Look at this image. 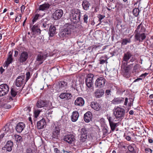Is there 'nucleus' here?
<instances>
[{
  "instance_id": "nucleus-1",
  "label": "nucleus",
  "mask_w": 153,
  "mask_h": 153,
  "mask_svg": "<svg viewBox=\"0 0 153 153\" xmlns=\"http://www.w3.org/2000/svg\"><path fill=\"white\" fill-rule=\"evenodd\" d=\"M74 27V26L71 25L68 26L62 31L60 32L59 33L60 37L63 39L66 38H71Z\"/></svg>"
},
{
  "instance_id": "nucleus-2",
  "label": "nucleus",
  "mask_w": 153,
  "mask_h": 153,
  "mask_svg": "<svg viewBox=\"0 0 153 153\" xmlns=\"http://www.w3.org/2000/svg\"><path fill=\"white\" fill-rule=\"evenodd\" d=\"M80 12L77 9H72L71 10L70 17L71 21L74 23L78 22L80 18Z\"/></svg>"
},
{
  "instance_id": "nucleus-3",
  "label": "nucleus",
  "mask_w": 153,
  "mask_h": 153,
  "mask_svg": "<svg viewBox=\"0 0 153 153\" xmlns=\"http://www.w3.org/2000/svg\"><path fill=\"white\" fill-rule=\"evenodd\" d=\"M113 112L116 118L119 120L123 119L125 113V111L123 108L117 107L114 108Z\"/></svg>"
},
{
  "instance_id": "nucleus-4",
  "label": "nucleus",
  "mask_w": 153,
  "mask_h": 153,
  "mask_svg": "<svg viewBox=\"0 0 153 153\" xmlns=\"http://www.w3.org/2000/svg\"><path fill=\"white\" fill-rule=\"evenodd\" d=\"M106 81V79L103 77L98 78L95 82V87L97 88H102L104 87Z\"/></svg>"
},
{
  "instance_id": "nucleus-5",
  "label": "nucleus",
  "mask_w": 153,
  "mask_h": 153,
  "mask_svg": "<svg viewBox=\"0 0 153 153\" xmlns=\"http://www.w3.org/2000/svg\"><path fill=\"white\" fill-rule=\"evenodd\" d=\"M48 56V54L39 52L37 55L36 59V61L38 62L39 64H41Z\"/></svg>"
},
{
  "instance_id": "nucleus-6",
  "label": "nucleus",
  "mask_w": 153,
  "mask_h": 153,
  "mask_svg": "<svg viewBox=\"0 0 153 153\" xmlns=\"http://www.w3.org/2000/svg\"><path fill=\"white\" fill-rule=\"evenodd\" d=\"M9 90V87L5 84L0 85V97L2 96L7 94Z\"/></svg>"
},
{
  "instance_id": "nucleus-7",
  "label": "nucleus",
  "mask_w": 153,
  "mask_h": 153,
  "mask_svg": "<svg viewBox=\"0 0 153 153\" xmlns=\"http://www.w3.org/2000/svg\"><path fill=\"white\" fill-rule=\"evenodd\" d=\"M94 77L93 74H88L85 78V83L86 86L88 88L91 87L93 85V79Z\"/></svg>"
},
{
  "instance_id": "nucleus-8",
  "label": "nucleus",
  "mask_w": 153,
  "mask_h": 153,
  "mask_svg": "<svg viewBox=\"0 0 153 153\" xmlns=\"http://www.w3.org/2000/svg\"><path fill=\"white\" fill-rule=\"evenodd\" d=\"M28 57V53L26 51H23L20 54L18 60L20 63L23 64L26 61Z\"/></svg>"
},
{
  "instance_id": "nucleus-9",
  "label": "nucleus",
  "mask_w": 153,
  "mask_h": 153,
  "mask_svg": "<svg viewBox=\"0 0 153 153\" xmlns=\"http://www.w3.org/2000/svg\"><path fill=\"white\" fill-rule=\"evenodd\" d=\"M134 37L135 39L139 42H142L146 37V34L145 33H135Z\"/></svg>"
},
{
  "instance_id": "nucleus-10",
  "label": "nucleus",
  "mask_w": 153,
  "mask_h": 153,
  "mask_svg": "<svg viewBox=\"0 0 153 153\" xmlns=\"http://www.w3.org/2000/svg\"><path fill=\"white\" fill-rule=\"evenodd\" d=\"M13 51H10L9 52L7 58V60L5 62L4 65L5 67H7L11 63L13 60Z\"/></svg>"
},
{
  "instance_id": "nucleus-11",
  "label": "nucleus",
  "mask_w": 153,
  "mask_h": 153,
  "mask_svg": "<svg viewBox=\"0 0 153 153\" xmlns=\"http://www.w3.org/2000/svg\"><path fill=\"white\" fill-rule=\"evenodd\" d=\"M25 76L24 75L20 76L17 77L16 80V85L17 87L21 86L25 82Z\"/></svg>"
},
{
  "instance_id": "nucleus-12",
  "label": "nucleus",
  "mask_w": 153,
  "mask_h": 153,
  "mask_svg": "<svg viewBox=\"0 0 153 153\" xmlns=\"http://www.w3.org/2000/svg\"><path fill=\"white\" fill-rule=\"evenodd\" d=\"M63 14V11L61 9L57 10L53 13V18L55 20L59 19L61 17Z\"/></svg>"
},
{
  "instance_id": "nucleus-13",
  "label": "nucleus",
  "mask_w": 153,
  "mask_h": 153,
  "mask_svg": "<svg viewBox=\"0 0 153 153\" xmlns=\"http://www.w3.org/2000/svg\"><path fill=\"white\" fill-rule=\"evenodd\" d=\"M30 27L31 28V30L33 32L35 33H39L40 34L41 33L39 23H38L33 26H31Z\"/></svg>"
},
{
  "instance_id": "nucleus-14",
  "label": "nucleus",
  "mask_w": 153,
  "mask_h": 153,
  "mask_svg": "<svg viewBox=\"0 0 153 153\" xmlns=\"http://www.w3.org/2000/svg\"><path fill=\"white\" fill-rule=\"evenodd\" d=\"M2 131H4V134H6L7 133H8L7 134V135H8L13 131L12 126L11 125L8 126L6 125L3 128Z\"/></svg>"
},
{
  "instance_id": "nucleus-15",
  "label": "nucleus",
  "mask_w": 153,
  "mask_h": 153,
  "mask_svg": "<svg viewBox=\"0 0 153 153\" xmlns=\"http://www.w3.org/2000/svg\"><path fill=\"white\" fill-rule=\"evenodd\" d=\"M92 118V114L90 111H88L84 114V119L85 122L86 123H88L91 121Z\"/></svg>"
},
{
  "instance_id": "nucleus-16",
  "label": "nucleus",
  "mask_w": 153,
  "mask_h": 153,
  "mask_svg": "<svg viewBox=\"0 0 153 153\" xmlns=\"http://www.w3.org/2000/svg\"><path fill=\"white\" fill-rule=\"evenodd\" d=\"M146 30V29L142 25V23H141L137 26L134 33H145Z\"/></svg>"
},
{
  "instance_id": "nucleus-17",
  "label": "nucleus",
  "mask_w": 153,
  "mask_h": 153,
  "mask_svg": "<svg viewBox=\"0 0 153 153\" xmlns=\"http://www.w3.org/2000/svg\"><path fill=\"white\" fill-rule=\"evenodd\" d=\"M60 133L59 128V126H55L53 129L52 132V137L56 138L59 135Z\"/></svg>"
},
{
  "instance_id": "nucleus-18",
  "label": "nucleus",
  "mask_w": 153,
  "mask_h": 153,
  "mask_svg": "<svg viewBox=\"0 0 153 153\" xmlns=\"http://www.w3.org/2000/svg\"><path fill=\"white\" fill-rule=\"evenodd\" d=\"M72 97V95L70 93H63L61 94L59 97L62 99L65 100H69Z\"/></svg>"
},
{
  "instance_id": "nucleus-19",
  "label": "nucleus",
  "mask_w": 153,
  "mask_h": 153,
  "mask_svg": "<svg viewBox=\"0 0 153 153\" xmlns=\"http://www.w3.org/2000/svg\"><path fill=\"white\" fill-rule=\"evenodd\" d=\"M25 127V125L23 123H19L16 126V130L18 132L21 133L24 130Z\"/></svg>"
},
{
  "instance_id": "nucleus-20",
  "label": "nucleus",
  "mask_w": 153,
  "mask_h": 153,
  "mask_svg": "<svg viewBox=\"0 0 153 153\" xmlns=\"http://www.w3.org/2000/svg\"><path fill=\"white\" fill-rule=\"evenodd\" d=\"M91 106L92 108L97 111H99L101 107L100 104L96 101L91 102Z\"/></svg>"
},
{
  "instance_id": "nucleus-21",
  "label": "nucleus",
  "mask_w": 153,
  "mask_h": 153,
  "mask_svg": "<svg viewBox=\"0 0 153 153\" xmlns=\"http://www.w3.org/2000/svg\"><path fill=\"white\" fill-rule=\"evenodd\" d=\"M45 125V120L43 118L41 120L38 122L37 123V127L38 129H41L43 128Z\"/></svg>"
},
{
  "instance_id": "nucleus-22",
  "label": "nucleus",
  "mask_w": 153,
  "mask_h": 153,
  "mask_svg": "<svg viewBox=\"0 0 153 153\" xmlns=\"http://www.w3.org/2000/svg\"><path fill=\"white\" fill-rule=\"evenodd\" d=\"M74 140V137L72 135H68L65 136L64 138V140L68 143L69 144L72 143Z\"/></svg>"
},
{
  "instance_id": "nucleus-23",
  "label": "nucleus",
  "mask_w": 153,
  "mask_h": 153,
  "mask_svg": "<svg viewBox=\"0 0 153 153\" xmlns=\"http://www.w3.org/2000/svg\"><path fill=\"white\" fill-rule=\"evenodd\" d=\"M84 103L85 102L83 99L81 97L77 98L74 102L75 105L80 106H83Z\"/></svg>"
},
{
  "instance_id": "nucleus-24",
  "label": "nucleus",
  "mask_w": 153,
  "mask_h": 153,
  "mask_svg": "<svg viewBox=\"0 0 153 153\" xmlns=\"http://www.w3.org/2000/svg\"><path fill=\"white\" fill-rule=\"evenodd\" d=\"M67 83L64 81H61L59 82L58 85L59 91H60L65 89L67 87Z\"/></svg>"
},
{
  "instance_id": "nucleus-25",
  "label": "nucleus",
  "mask_w": 153,
  "mask_h": 153,
  "mask_svg": "<svg viewBox=\"0 0 153 153\" xmlns=\"http://www.w3.org/2000/svg\"><path fill=\"white\" fill-rule=\"evenodd\" d=\"M132 56L131 53L130 51H127L124 54L123 60L124 61L127 62Z\"/></svg>"
},
{
  "instance_id": "nucleus-26",
  "label": "nucleus",
  "mask_w": 153,
  "mask_h": 153,
  "mask_svg": "<svg viewBox=\"0 0 153 153\" xmlns=\"http://www.w3.org/2000/svg\"><path fill=\"white\" fill-rule=\"evenodd\" d=\"M79 116V114L77 111H74L72 113V115L71 117L72 121L76 122L78 120Z\"/></svg>"
},
{
  "instance_id": "nucleus-27",
  "label": "nucleus",
  "mask_w": 153,
  "mask_h": 153,
  "mask_svg": "<svg viewBox=\"0 0 153 153\" xmlns=\"http://www.w3.org/2000/svg\"><path fill=\"white\" fill-rule=\"evenodd\" d=\"M50 6V5L48 3H45L39 6V10L42 11L47 10L49 8Z\"/></svg>"
},
{
  "instance_id": "nucleus-28",
  "label": "nucleus",
  "mask_w": 153,
  "mask_h": 153,
  "mask_svg": "<svg viewBox=\"0 0 153 153\" xmlns=\"http://www.w3.org/2000/svg\"><path fill=\"white\" fill-rule=\"evenodd\" d=\"M46 104V102L45 101L39 100L36 103V106L38 108H41L45 107Z\"/></svg>"
},
{
  "instance_id": "nucleus-29",
  "label": "nucleus",
  "mask_w": 153,
  "mask_h": 153,
  "mask_svg": "<svg viewBox=\"0 0 153 153\" xmlns=\"http://www.w3.org/2000/svg\"><path fill=\"white\" fill-rule=\"evenodd\" d=\"M13 143L11 140L7 142L6 144L5 145L6 149L7 151L10 152L11 151L13 146Z\"/></svg>"
},
{
  "instance_id": "nucleus-30",
  "label": "nucleus",
  "mask_w": 153,
  "mask_h": 153,
  "mask_svg": "<svg viewBox=\"0 0 153 153\" xmlns=\"http://www.w3.org/2000/svg\"><path fill=\"white\" fill-rule=\"evenodd\" d=\"M56 28L55 26L51 25L49 29V34L50 36L53 37L56 33Z\"/></svg>"
},
{
  "instance_id": "nucleus-31",
  "label": "nucleus",
  "mask_w": 153,
  "mask_h": 153,
  "mask_svg": "<svg viewBox=\"0 0 153 153\" xmlns=\"http://www.w3.org/2000/svg\"><path fill=\"white\" fill-rule=\"evenodd\" d=\"M82 5L83 9L85 10H87L89 8L90 3L86 0H84L82 3Z\"/></svg>"
},
{
  "instance_id": "nucleus-32",
  "label": "nucleus",
  "mask_w": 153,
  "mask_h": 153,
  "mask_svg": "<svg viewBox=\"0 0 153 153\" xmlns=\"http://www.w3.org/2000/svg\"><path fill=\"white\" fill-rule=\"evenodd\" d=\"M104 92L101 89H97L95 92V96L96 97L100 98L104 94Z\"/></svg>"
},
{
  "instance_id": "nucleus-33",
  "label": "nucleus",
  "mask_w": 153,
  "mask_h": 153,
  "mask_svg": "<svg viewBox=\"0 0 153 153\" xmlns=\"http://www.w3.org/2000/svg\"><path fill=\"white\" fill-rule=\"evenodd\" d=\"M48 22L45 21L42 23H39V26H40V28L43 30H46L48 27Z\"/></svg>"
},
{
  "instance_id": "nucleus-34",
  "label": "nucleus",
  "mask_w": 153,
  "mask_h": 153,
  "mask_svg": "<svg viewBox=\"0 0 153 153\" xmlns=\"http://www.w3.org/2000/svg\"><path fill=\"white\" fill-rule=\"evenodd\" d=\"M132 64L131 65H129L127 67L124 68V69L125 73H124V75L126 76H129V73H128L129 70L131 68V66L132 65Z\"/></svg>"
},
{
  "instance_id": "nucleus-35",
  "label": "nucleus",
  "mask_w": 153,
  "mask_h": 153,
  "mask_svg": "<svg viewBox=\"0 0 153 153\" xmlns=\"http://www.w3.org/2000/svg\"><path fill=\"white\" fill-rule=\"evenodd\" d=\"M124 98L122 97L115 98L113 100V102L115 104L120 103L121 102L123 101Z\"/></svg>"
},
{
  "instance_id": "nucleus-36",
  "label": "nucleus",
  "mask_w": 153,
  "mask_h": 153,
  "mask_svg": "<svg viewBox=\"0 0 153 153\" xmlns=\"http://www.w3.org/2000/svg\"><path fill=\"white\" fill-rule=\"evenodd\" d=\"M140 66L138 64L136 65L133 69V72H139L140 69Z\"/></svg>"
},
{
  "instance_id": "nucleus-37",
  "label": "nucleus",
  "mask_w": 153,
  "mask_h": 153,
  "mask_svg": "<svg viewBox=\"0 0 153 153\" xmlns=\"http://www.w3.org/2000/svg\"><path fill=\"white\" fill-rule=\"evenodd\" d=\"M131 39H123L122 42V45H126L128 43H130Z\"/></svg>"
},
{
  "instance_id": "nucleus-38",
  "label": "nucleus",
  "mask_w": 153,
  "mask_h": 153,
  "mask_svg": "<svg viewBox=\"0 0 153 153\" xmlns=\"http://www.w3.org/2000/svg\"><path fill=\"white\" fill-rule=\"evenodd\" d=\"M106 60L107 58L106 56L101 57L100 59V64H103L106 62Z\"/></svg>"
},
{
  "instance_id": "nucleus-39",
  "label": "nucleus",
  "mask_w": 153,
  "mask_h": 153,
  "mask_svg": "<svg viewBox=\"0 0 153 153\" xmlns=\"http://www.w3.org/2000/svg\"><path fill=\"white\" fill-rule=\"evenodd\" d=\"M87 138V135L85 134H81L80 140L81 142H83L86 140Z\"/></svg>"
},
{
  "instance_id": "nucleus-40",
  "label": "nucleus",
  "mask_w": 153,
  "mask_h": 153,
  "mask_svg": "<svg viewBox=\"0 0 153 153\" xmlns=\"http://www.w3.org/2000/svg\"><path fill=\"white\" fill-rule=\"evenodd\" d=\"M133 13L134 15L135 16H137L139 14V10L137 8H134L133 10Z\"/></svg>"
},
{
  "instance_id": "nucleus-41",
  "label": "nucleus",
  "mask_w": 153,
  "mask_h": 153,
  "mask_svg": "<svg viewBox=\"0 0 153 153\" xmlns=\"http://www.w3.org/2000/svg\"><path fill=\"white\" fill-rule=\"evenodd\" d=\"M40 15L39 14H36L33 17L32 20V24H33L38 19V18Z\"/></svg>"
},
{
  "instance_id": "nucleus-42",
  "label": "nucleus",
  "mask_w": 153,
  "mask_h": 153,
  "mask_svg": "<svg viewBox=\"0 0 153 153\" xmlns=\"http://www.w3.org/2000/svg\"><path fill=\"white\" fill-rule=\"evenodd\" d=\"M109 124L112 130L114 131L116 127V124L113 122L110 123Z\"/></svg>"
},
{
  "instance_id": "nucleus-43",
  "label": "nucleus",
  "mask_w": 153,
  "mask_h": 153,
  "mask_svg": "<svg viewBox=\"0 0 153 153\" xmlns=\"http://www.w3.org/2000/svg\"><path fill=\"white\" fill-rule=\"evenodd\" d=\"M102 131L104 135H107L108 133V131L107 130V127H103L102 129Z\"/></svg>"
},
{
  "instance_id": "nucleus-44",
  "label": "nucleus",
  "mask_w": 153,
  "mask_h": 153,
  "mask_svg": "<svg viewBox=\"0 0 153 153\" xmlns=\"http://www.w3.org/2000/svg\"><path fill=\"white\" fill-rule=\"evenodd\" d=\"M11 94L12 97H14L16 95L17 92L13 88H12L11 89Z\"/></svg>"
},
{
  "instance_id": "nucleus-45",
  "label": "nucleus",
  "mask_w": 153,
  "mask_h": 153,
  "mask_svg": "<svg viewBox=\"0 0 153 153\" xmlns=\"http://www.w3.org/2000/svg\"><path fill=\"white\" fill-rule=\"evenodd\" d=\"M26 78L25 79V81L26 82H27L30 77V72H27L26 74Z\"/></svg>"
},
{
  "instance_id": "nucleus-46",
  "label": "nucleus",
  "mask_w": 153,
  "mask_h": 153,
  "mask_svg": "<svg viewBox=\"0 0 153 153\" xmlns=\"http://www.w3.org/2000/svg\"><path fill=\"white\" fill-rule=\"evenodd\" d=\"M88 16L86 14H85L84 15L83 20L84 23H85L86 24L88 22Z\"/></svg>"
},
{
  "instance_id": "nucleus-47",
  "label": "nucleus",
  "mask_w": 153,
  "mask_h": 153,
  "mask_svg": "<svg viewBox=\"0 0 153 153\" xmlns=\"http://www.w3.org/2000/svg\"><path fill=\"white\" fill-rule=\"evenodd\" d=\"M41 111L39 110H36L34 111V116L36 118L38 117Z\"/></svg>"
},
{
  "instance_id": "nucleus-48",
  "label": "nucleus",
  "mask_w": 153,
  "mask_h": 153,
  "mask_svg": "<svg viewBox=\"0 0 153 153\" xmlns=\"http://www.w3.org/2000/svg\"><path fill=\"white\" fill-rule=\"evenodd\" d=\"M128 148L129 151L128 152H134V149L132 146L131 145L128 146Z\"/></svg>"
},
{
  "instance_id": "nucleus-49",
  "label": "nucleus",
  "mask_w": 153,
  "mask_h": 153,
  "mask_svg": "<svg viewBox=\"0 0 153 153\" xmlns=\"http://www.w3.org/2000/svg\"><path fill=\"white\" fill-rule=\"evenodd\" d=\"M81 134H85L87 135V131L85 128H82L81 131Z\"/></svg>"
},
{
  "instance_id": "nucleus-50",
  "label": "nucleus",
  "mask_w": 153,
  "mask_h": 153,
  "mask_svg": "<svg viewBox=\"0 0 153 153\" xmlns=\"http://www.w3.org/2000/svg\"><path fill=\"white\" fill-rule=\"evenodd\" d=\"M15 137L17 139V141H20L22 139V137L21 136L18 135H16Z\"/></svg>"
},
{
  "instance_id": "nucleus-51",
  "label": "nucleus",
  "mask_w": 153,
  "mask_h": 153,
  "mask_svg": "<svg viewBox=\"0 0 153 153\" xmlns=\"http://www.w3.org/2000/svg\"><path fill=\"white\" fill-rule=\"evenodd\" d=\"M22 17V16L21 15H19V17H17L15 19L16 22H17L19 21L21 19Z\"/></svg>"
},
{
  "instance_id": "nucleus-52",
  "label": "nucleus",
  "mask_w": 153,
  "mask_h": 153,
  "mask_svg": "<svg viewBox=\"0 0 153 153\" xmlns=\"http://www.w3.org/2000/svg\"><path fill=\"white\" fill-rule=\"evenodd\" d=\"M107 118L108 120V121L109 122V123L113 122V121H111L112 118L111 117H110V116H107Z\"/></svg>"
},
{
  "instance_id": "nucleus-53",
  "label": "nucleus",
  "mask_w": 153,
  "mask_h": 153,
  "mask_svg": "<svg viewBox=\"0 0 153 153\" xmlns=\"http://www.w3.org/2000/svg\"><path fill=\"white\" fill-rule=\"evenodd\" d=\"M32 150L30 148H28L27 150V153H32Z\"/></svg>"
},
{
  "instance_id": "nucleus-54",
  "label": "nucleus",
  "mask_w": 153,
  "mask_h": 153,
  "mask_svg": "<svg viewBox=\"0 0 153 153\" xmlns=\"http://www.w3.org/2000/svg\"><path fill=\"white\" fill-rule=\"evenodd\" d=\"M145 151L147 153H151L152 150L149 148L145 149Z\"/></svg>"
},
{
  "instance_id": "nucleus-55",
  "label": "nucleus",
  "mask_w": 153,
  "mask_h": 153,
  "mask_svg": "<svg viewBox=\"0 0 153 153\" xmlns=\"http://www.w3.org/2000/svg\"><path fill=\"white\" fill-rule=\"evenodd\" d=\"M104 17V16L101 15H99L98 16V18L99 21H101Z\"/></svg>"
},
{
  "instance_id": "nucleus-56",
  "label": "nucleus",
  "mask_w": 153,
  "mask_h": 153,
  "mask_svg": "<svg viewBox=\"0 0 153 153\" xmlns=\"http://www.w3.org/2000/svg\"><path fill=\"white\" fill-rule=\"evenodd\" d=\"M14 56L15 57H16L17 56L18 54V52L17 51H15L14 52Z\"/></svg>"
},
{
  "instance_id": "nucleus-57",
  "label": "nucleus",
  "mask_w": 153,
  "mask_h": 153,
  "mask_svg": "<svg viewBox=\"0 0 153 153\" xmlns=\"http://www.w3.org/2000/svg\"><path fill=\"white\" fill-rule=\"evenodd\" d=\"M4 71V69L2 67H0V72L1 74H2Z\"/></svg>"
},
{
  "instance_id": "nucleus-58",
  "label": "nucleus",
  "mask_w": 153,
  "mask_h": 153,
  "mask_svg": "<svg viewBox=\"0 0 153 153\" xmlns=\"http://www.w3.org/2000/svg\"><path fill=\"white\" fill-rule=\"evenodd\" d=\"M54 151L56 153H59L60 152V151L57 148H56L54 149Z\"/></svg>"
},
{
  "instance_id": "nucleus-59",
  "label": "nucleus",
  "mask_w": 153,
  "mask_h": 153,
  "mask_svg": "<svg viewBox=\"0 0 153 153\" xmlns=\"http://www.w3.org/2000/svg\"><path fill=\"white\" fill-rule=\"evenodd\" d=\"M128 103V98H126L125 99V101L124 102V104L125 105H127Z\"/></svg>"
},
{
  "instance_id": "nucleus-60",
  "label": "nucleus",
  "mask_w": 153,
  "mask_h": 153,
  "mask_svg": "<svg viewBox=\"0 0 153 153\" xmlns=\"http://www.w3.org/2000/svg\"><path fill=\"white\" fill-rule=\"evenodd\" d=\"M126 138L127 140L128 141L130 140L131 139V137L129 136H126Z\"/></svg>"
},
{
  "instance_id": "nucleus-61",
  "label": "nucleus",
  "mask_w": 153,
  "mask_h": 153,
  "mask_svg": "<svg viewBox=\"0 0 153 153\" xmlns=\"http://www.w3.org/2000/svg\"><path fill=\"white\" fill-rule=\"evenodd\" d=\"M148 103L149 104H152L153 103V100H149L148 102Z\"/></svg>"
},
{
  "instance_id": "nucleus-62",
  "label": "nucleus",
  "mask_w": 153,
  "mask_h": 153,
  "mask_svg": "<svg viewBox=\"0 0 153 153\" xmlns=\"http://www.w3.org/2000/svg\"><path fill=\"white\" fill-rule=\"evenodd\" d=\"M148 141L150 143H152L153 142V140L150 138H149Z\"/></svg>"
},
{
  "instance_id": "nucleus-63",
  "label": "nucleus",
  "mask_w": 153,
  "mask_h": 153,
  "mask_svg": "<svg viewBox=\"0 0 153 153\" xmlns=\"http://www.w3.org/2000/svg\"><path fill=\"white\" fill-rule=\"evenodd\" d=\"M111 91L110 90H106V93L107 95H109L110 94Z\"/></svg>"
},
{
  "instance_id": "nucleus-64",
  "label": "nucleus",
  "mask_w": 153,
  "mask_h": 153,
  "mask_svg": "<svg viewBox=\"0 0 153 153\" xmlns=\"http://www.w3.org/2000/svg\"><path fill=\"white\" fill-rule=\"evenodd\" d=\"M63 153H70V152H68L67 151L65 150L64 149L62 150Z\"/></svg>"
}]
</instances>
